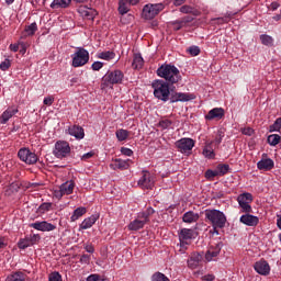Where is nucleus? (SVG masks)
I'll use <instances>...</instances> for the list:
<instances>
[{
  "instance_id": "f257e3e1",
  "label": "nucleus",
  "mask_w": 281,
  "mask_h": 281,
  "mask_svg": "<svg viewBox=\"0 0 281 281\" xmlns=\"http://www.w3.org/2000/svg\"><path fill=\"white\" fill-rule=\"evenodd\" d=\"M156 74L159 78H164L168 85H177L182 80L181 71L172 64H162Z\"/></svg>"
},
{
  "instance_id": "f03ea898",
  "label": "nucleus",
  "mask_w": 281,
  "mask_h": 281,
  "mask_svg": "<svg viewBox=\"0 0 281 281\" xmlns=\"http://www.w3.org/2000/svg\"><path fill=\"white\" fill-rule=\"evenodd\" d=\"M204 215L214 229H223L227 223V216H225V213L216 209L205 210Z\"/></svg>"
},
{
  "instance_id": "7ed1b4c3",
  "label": "nucleus",
  "mask_w": 281,
  "mask_h": 281,
  "mask_svg": "<svg viewBox=\"0 0 281 281\" xmlns=\"http://www.w3.org/2000/svg\"><path fill=\"white\" fill-rule=\"evenodd\" d=\"M151 88L154 89V97L157 100H161V102H168L170 100L172 95L170 93V83L161 79H156L151 82Z\"/></svg>"
},
{
  "instance_id": "20e7f679",
  "label": "nucleus",
  "mask_w": 281,
  "mask_h": 281,
  "mask_svg": "<svg viewBox=\"0 0 281 281\" xmlns=\"http://www.w3.org/2000/svg\"><path fill=\"white\" fill-rule=\"evenodd\" d=\"M124 80V72L122 70H112L108 71L101 79V90L104 91V89H113V85H122V81Z\"/></svg>"
},
{
  "instance_id": "39448f33",
  "label": "nucleus",
  "mask_w": 281,
  "mask_h": 281,
  "mask_svg": "<svg viewBox=\"0 0 281 281\" xmlns=\"http://www.w3.org/2000/svg\"><path fill=\"white\" fill-rule=\"evenodd\" d=\"M166 8V4L164 3H149L145 4L143 8L142 16L143 19H146V21H151V19H155L159 14V12H164Z\"/></svg>"
},
{
  "instance_id": "423d86ee",
  "label": "nucleus",
  "mask_w": 281,
  "mask_h": 281,
  "mask_svg": "<svg viewBox=\"0 0 281 281\" xmlns=\"http://www.w3.org/2000/svg\"><path fill=\"white\" fill-rule=\"evenodd\" d=\"M72 67H85L89 63V50L83 47H77L75 54L71 55Z\"/></svg>"
},
{
  "instance_id": "0eeeda50",
  "label": "nucleus",
  "mask_w": 281,
  "mask_h": 281,
  "mask_svg": "<svg viewBox=\"0 0 281 281\" xmlns=\"http://www.w3.org/2000/svg\"><path fill=\"white\" fill-rule=\"evenodd\" d=\"M53 155L57 159H65V157H69V155H71V147L69 146L67 140H57L55 143Z\"/></svg>"
},
{
  "instance_id": "6e6552de",
  "label": "nucleus",
  "mask_w": 281,
  "mask_h": 281,
  "mask_svg": "<svg viewBox=\"0 0 281 281\" xmlns=\"http://www.w3.org/2000/svg\"><path fill=\"white\" fill-rule=\"evenodd\" d=\"M252 202L254 195H251V193H241L237 196V203L245 214H251L254 212L250 205Z\"/></svg>"
},
{
  "instance_id": "1a4fd4ad",
  "label": "nucleus",
  "mask_w": 281,
  "mask_h": 281,
  "mask_svg": "<svg viewBox=\"0 0 281 281\" xmlns=\"http://www.w3.org/2000/svg\"><path fill=\"white\" fill-rule=\"evenodd\" d=\"M18 157L21 161H24V164H27L29 166H34V164L38 161V156H36L34 153L25 147L21 148L18 151Z\"/></svg>"
},
{
  "instance_id": "9d476101",
  "label": "nucleus",
  "mask_w": 281,
  "mask_h": 281,
  "mask_svg": "<svg viewBox=\"0 0 281 281\" xmlns=\"http://www.w3.org/2000/svg\"><path fill=\"white\" fill-rule=\"evenodd\" d=\"M143 176L138 180V187L142 188V190H153V187L155 186V178L150 175V171L143 170Z\"/></svg>"
},
{
  "instance_id": "9b49d317",
  "label": "nucleus",
  "mask_w": 281,
  "mask_h": 281,
  "mask_svg": "<svg viewBox=\"0 0 281 281\" xmlns=\"http://www.w3.org/2000/svg\"><path fill=\"white\" fill-rule=\"evenodd\" d=\"M38 240H41L40 235H31L23 239H20V241L18 243V247H19V249H27V247H32V246L36 245V243H38Z\"/></svg>"
},
{
  "instance_id": "f8f14e48",
  "label": "nucleus",
  "mask_w": 281,
  "mask_h": 281,
  "mask_svg": "<svg viewBox=\"0 0 281 281\" xmlns=\"http://www.w3.org/2000/svg\"><path fill=\"white\" fill-rule=\"evenodd\" d=\"M254 269L259 276H269V273H271V266H269V262L265 259L255 262Z\"/></svg>"
},
{
  "instance_id": "ddd939ff",
  "label": "nucleus",
  "mask_w": 281,
  "mask_h": 281,
  "mask_svg": "<svg viewBox=\"0 0 281 281\" xmlns=\"http://www.w3.org/2000/svg\"><path fill=\"white\" fill-rule=\"evenodd\" d=\"M177 148H179L180 153H189L194 148V139L192 138H181L176 142Z\"/></svg>"
},
{
  "instance_id": "4468645a",
  "label": "nucleus",
  "mask_w": 281,
  "mask_h": 281,
  "mask_svg": "<svg viewBox=\"0 0 281 281\" xmlns=\"http://www.w3.org/2000/svg\"><path fill=\"white\" fill-rule=\"evenodd\" d=\"M30 227L37 229V232H54L56 229V225L47 221L32 223Z\"/></svg>"
},
{
  "instance_id": "2eb2a0df",
  "label": "nucleus",
  "mask_w": 281,
  "mask_h": 281,
  "mask_svg": "<svg viewBox=\"0 0 281 281\" xmlns=\"http://www.w3.org/2000/svg\"><path fill=\"white\" fill-rule=\"evenodd\" d=\"M190 100H194V94L175 92V93H171V97H170L171 104H175V102H190Z\"/></svg>"
},
{
  "instance_id": "dca6fc26",
  "label": "nucleus",
  "mask_w": 281,
  "mask_h": 281,
  "mask_svg": "<svg viewBox=\"0 0 281 281\" xmlns=\"http://www.w3.org/2000/svg\"><path fill=\"white\" fill-rule=\"evenodd\" d=\"M239 221L240 223H243L244 225H247L248 227H256V225L260 223V218H258V216L251 215L249 213L241 215Z\"/></svg>"
},
{
  "instance_id": "f3484780",
  "label": "nucleus",
  "mask_w": 281,
  "mask_h": 281,
  "mask_svg": "<svg viewBox=\"0 0 281 281\" xmlns=\"http://www.w3.org/2000/svg\"><path fill=\"white\" fill-rule=\"evenodd\" d=\"M258 170H263L265 172H269V170H273L276 168V162L271 158H262L257 162Z\"/></svg>"
},
{
  "instance_id": "a211bd4d",
  "label": "nucleus",
  "mask_w": 281,
  "mask_h": 281,
  "mask_svg": "<svg viewBox=\"0 0 281 281\" xmlns=\"http://www.w3.org/2000/svg\"><path fill=\"white\" fill-rule=\"evenodd\" d=\"M146 223L148 222L145 218H139V215H137V218L127 225V229L130 232H139V229H144V225H146Z\"/></svg>"
},
{
  "instance_id": "6ab92c4d",
  "label": "nucleus",
  "mask_w": 281,
  "mask_h": 281,
  "mask_svg": "<svg viewBox=\"0 0 281 281\" xmlns=\"http://www.w3.org/2000/svg\"><path fill=\"white\" fill-rule=\"evenodd\" d=\"M225 117V110L223 108H215L209 111L205 120H223Z\"/></svg>"
},
{
  "instance_id": "aec40b11",
  "label": "nucleus",
  "mask_w": 281,
  "mask_h": 281,
  "mask_svg": "<svg viewBox=\"0 0 281 281\" xmlns=\"http://www.w3.org/2000/svg\"><path fill=\"white\" fill-rule=\"evenodd\" d=\"M201 262H203V254L193 252L188 260V267L189 269H196Z\"/></svg>"
},
{
  "instance_id": "412c9836",
  "label": "nucleus",
  "mask_w": 281,
  "mask_h": 281,
  "mask_svg": "<svg viewBox=\"0 0 281 281\" xmlns=\"http://www.w3.org/2000/svg\"><path fill=\"white\" fill-rule=\"evenodd\" d=\"M68 133L72 137H76V139H85V128L82 126L72 125L68 128Z\"/></svg>"
},
{
  "instance_id": "4be33fe9",
  "label": "nucleus",
  "mask_w": 281,
  "mask_h": 281,
  "mask_svg": "<svg viewBox=\"0 0 281 281\" xmlns=\"http://www.w3.org/2000/svg\"><path fill=\"white\" fill-rule=\"evenodd\" d=\"M194 238V229L192 228H182L179 233L180 243H188Z\"/></svg>"
},
{
  "instance_id": "5701e85b",
  "label": "nucleus",
  "mask_w": 281,
  "mask_h": 281,
  "mask_svg": "<svg viewBox=\"0 0 281 281\" xmlns=\"http://www.w3.org/2000/svg\"><path fill=\"white\" fill-rule=\"evenodd\" d=\"M98 218H100V215L93 214L88 218H85L82 223L80 224V229H89L95 225Z\"/></svg>"
},
{
  "instance_id": "b1692460",
  "label": "nucleus",
  "mask_w": 281,
  "mask_h": 281,
  "mask_svg": "<svg viewBox=\"0 0 281 281\" xmlns=\"http://www.w3.org/2000/svg\"><path fill=\"white\" fill-rule=\"evenodd\" d=\"M5 281H29L27 274L21 271H15L5 278Z\"/></svg>"
},
{
  "instance_id": "393cba45",
  "label": "nucleus",
  "mask_w": 281,
  "mask_h": 281,
  "mask_svg": "<svg viewBox=\"0 0 281 281\" xmlns=\"http://www.w3.org/2000/svg\"><path fill=\"white\" fill-rule=\"evenodd\" d=\"M221 254V244H217L215 248H210L206 254L205 258L207 262H211L212 259L216 258Z\"/></svg>"
},
{
  "instance_id": "a878e982",
  "label": "nucleus",
  "mask_w": 281,
  "mask_h": 281,
  "mask_svg": "<svg viewBox=\"0 0 281 281\" xmlns=\"http://www.w3.org/2000/svg\"><path fill=\"white\" fill-rule=\"evenodd\" d=\"M199 218H200L199 213H194L192 211H188L182 216L183 223H196Z\"/></svg>"
},
{
  "instance_id": "bb28decb",
  "label": "nucleus",
  "mask_w": 281,
  "mask_h": 281,
  "mask_svg": "<svg viewBox=\"0 0 281 281\" xmlns=\"http://www.w3.org/2000/svg\"><path fill=\"white\" fill-rule=\"evenodd\" d=\"M114 170H128V160L115 159L114 164L111 165Z\"/></svg>"
},
{
  "instance_id": "cd10ccee",
  "label": "nucleus",
  "mask_w": 281,
  "mask_h": 281,
  "mask_svg": "<svg viewBox=\"0 0 281 281\" xmlns=\"http://www.w3.org/2000/svg\"><path fill=\"white\" fill-rule=\"evenodd\" d=\"M71 4V0H54L50 3V8L53 10H58L59 8H69V5Z\"/></svg>"
},
{
  "instance_id": "c85d7f7f",
  "label": "nucleus",
  "mask_w": 281,
  "mask_h": 281,
  "mask_svg": "<svg viewBox=\"0 0 281 281\" xmlns=\"http://www.w3.org/2000/svg\"><path fill=\"white\" fill-rule=\"evenodd\" d=\"M80 14H82V16H85V19H88L89 21H93V19H95V16L98 15V11L93 9L81 8Z\"/></svg>"
},
{
  "instance_id": "c756f323",
  "label": "nucleus",
  "mask_w": 281,
  "mask_h": 281,
  "mask_svg": "<svg viewBox=\"0 0 281 281\" xmlns=\"http://www.w3.org/2000/svg\"><path fill=\"white\" fill-rule=\"evenodd\" d=\"M85 214H87V207L85 206L77 207L70 217L71 223H76V221L85 216Z\"/></svg>"
},
{
  "instance_id": "7c9ffc66",
  "label": "nucleus",
  "mask_w": 281,
  "mask_h": 281,
  "mask_svg": "<svg viewBox=\"0 0 281 281\" xmlns=\"http://www.w3.org/2000/svg\"><path fill=\"white\" fill-rule=\"evenodd\" d=\"M76 187V184L74 182H65L63 183L59 189H61V192L64 194H72L74 193V188Z\"/></svg>"
},
{
  "instance_id": "2f4dec72",
  "label": "nucleus",
  "mask_w": 281,
  "mask_h": 281,
  "mask_svg": "<svg viewBox=\"0 0 281 281\" xmlns=\"http://www.w3.org/2000/svg\"><path fill=\"white\" fill-rule=\"evenodd\" d=\"M18 110H7L2 113L0 123L5 124L12 116L16 115Z\"/></svg>"
},
{
  "instance_id": "473e14b6",
  "label": "nucleus",
  "mask_w": 281,
  "mask_h": 281,
  "mask_svg": "<svg viewBox=\"0 0 281 281\" xmlns=\"http://www.w3.org/2000/svg\"><path fill=\"white\" fill-rule=\"evenodd\" d=\"M132 66L134 69H142L144 67V57H142V54H135Z\"/></svg>"
},
{
  "instance_id": "72a5a7b5",
  "label": "nucleus",
  "mask_w": 281,
  "mask_h": 281,
  "mask_svg": "<svg viewBox=\"0 0 281 281\" xmlns=\"http://www.w3.org/2000/svg\"><path fill=\"white\" fill-rule=\"evenodd\" d=\"M130 10L131 9L128 8V0L119 1V14H122V16H124V14H127Z\"/></svg>"
},
{
  "instance_id": "f704fd0d",
  "label": "nucleus",
  "mask_w": 281,
  "mask_h": 281,
  "mask_svg": "<svg viewBox=\"0 0 281 281\" xmlns=\"http://www.w3.org/2000/svg\"><path fill=\"white\" fill-rule=\"evenodd\" d=\"M115 135L119 142H126V139H128V135H131V132L121 128L116 131Z\"/></svg>"
},
{
  "instance_id": "c9c22d12",
  "label": "nucleus",
  "mask_w": 281,
  "mask_h": 281,
  "mask_svg": "<svg viewBox=\"0 0 281 281\" xmlns=\"http://www.w3.org/2000/svg\"><path fill=\"white\" fill-rule=\"evenodd\" d=\"M98 58L101 60H113L115 58V53L111 50L102 52L98 54Z\"/></svg>"
},
{
  "instance_id": "e433bc0d",
  "label": "nucleus",
  "mask_w": 281,
  "mask_h": 281,
  "mask_svg": "<svg viewBox=\"0 0 281 281\" xmlns=\"http://www.w3.org/2000/svg\"><path fill=\"white\" fill-rule=\"evenodd\" d=\"M260 41L262 45H266L267 47H273V37H271V35L262 34L260 35Z\"/></svg>"
},
{
  "instance_id": "4c0bfd02",
  "label": "nucleus",
  "mask_w": 281,
  "mask_h": 281,
  "mask_svg": "<svg viewBox=\"0 0 281 281\" xmlns=\"http://www.w3.org/2000/svg\"><path fill=\"white\" fill-rule=\"evenodd\" d=\"M36 30H38V26L36 25V22H33L25 27L24 34H26V36H34V34H36Z\"/></svg>"
},
{
  "instance_id": "58836bf2",
  "label": "nucleus",
  "mask_w": 281,
  "mask_h": 281,
  "mask_svg": "<svg viewBox=\"0 0 281 281\" xmlns=\"http://www.w3.org/2000/svg\"><path fill=\"white\" fill-rule=\"evenodd\" d=\"M151 214H155V210L153 207H148L145 212L138 213V218H144L148 223Z\"/></svg>"
},
{
  "instance_id": "ea45409f",
  "label": "nucleus",
  "mask_w": 281,
  "mask_h": 281,
  "mask_svg": "<svg viewBox=\"0 0 281 281\" xmlns=\"http://www.w3.org/2000/svg\"><path fill=\"white\" fill-rule=\"evenodd\" d=\"M280 135L271 134L268 136V144H270V146H278V144H280Z\"/></svg>"
},
{
  "instance_id": "a19ab883",
  "label": "nucleus",
  "mask_w": 281,
  "mask_h": 281,
  "mask_svg": "<svg viewBox=\"0 0 281 281\" xmlns=\"http://www.w3.org/2000/svg\"><path fill=\"white\" fill-rule=\"evenodd\" d=\"M202 155H204L206 157V159H214V157H215L214 149H212V147L210 145H206L204 147Z\"/></svg>"
},
{
  "instance_id": "79ce46f5",
  "label": "nucleus",
  "mask_w": 281,
  "mask_h": 281,
  "mask_svg": "<svg viewBox=\"0 0 281 281\" xmlns=\"http://www.w3.org/2000/svg\"><path fill=\"white\" fill-rule=\"evenodd\" d=\"M218 177H224V175H227L229 172V165H218L216 167Z\"/></svg>"
},
{
  "instance_id": "37998d69",
  "label": "nucleus",
  "mask_w": 281,
  "mask_h": 281,
  "mask_svg": "<svg viewBox=\"0 0 281 281\" xmlns=\"http://www.w3.org/2000/svg\"><path fill=\"white\" fill-rule=\"evenodd\" d=\"M151 281H170V279H168V277L161 272H155L151 276Z\"/></svg>"
},
{
  "instance_id": "c03bdc74",
  "label": "nucleus",
  "mask_w": 281,
  "mask_h": 281,
  "mask_svg": "<svg viewBox=\"0 0 281 281\" xmlns=\"http://www.w3.org/2000/svg\"><path fill=\"white\" fill-rule=\"evenodd\" d=\"M281 130V117H278L272 125L269 126V133H276Z\"/></svg>"
},
{
  "instance_id": "a18cd8bd",
  "label": "nucleus",
  "mask_w": 281,
  "mask_h": 281,
  "mask_svg": "<svg viewBox=\"0 0 281 281\" xmlns=\"http://www.w3.org/2000/svg\"><path fill=\"white\" fill-rule=\"evenodd\" d=\"M48 281H63V276H60V272L58 271L52 272L48 276Z\"/></svg>"
},
{
  "instance_id": "49530a36",
  "label": "nucleus",
  "mask_w": 281,
  "mask_h": 281,
  "mask_svg": "<svg viewBox=\"0 0 281 281\" xmlns=\"http://www.w3.org/2000/svg\"><path fill=\"white\" fill-rule=\"evenodd\" d=\"M158 126H160V128H164V130L170 128L172 126V121H170L168 119L161 120V121H159Z\"/></svg>"
},
{
  "instance_id": "de8ad7c7",
  "label": "nucleus",
  "mask_w": 281,
  "mask_h": 281,
  "mask_svg": "<svg viewBox=\"0 0 281 281\" xmlns=\"http://www.w3.org/2000/svg\"><path fill=\"white\" fill-rule=\"evenodd\" d=\"M214 177H218V171L216 169L215 170L207 169L205 171V179H214Z\"/></svg>"
},
{
  "instance_id": "09e8293b",
  "label": "nucleus",
  "mask_w": 281,
  "mask_h": 281,
  "mask_svg": "<svg viewBox=\"0 0 281 281\" xmlns=\"http://www.w3.org/2000/svg\"><path fill=\"white\" fill-rule=\"evenodd\" d=\"M188 52L191 56H199V54H201V48H199V46H191L188 48Z\"/></svg>"
},
{
  "instance_id": "8fccbe9b",
  "label": "nucleus",
  "mask_w": 281,
  "mask_h": 281,
  "mask_svg": "<svg viewBox=\"0 0 281 281\" xmlns=\"http://www.w3.org/2000/svg\"><path fill=\"white\" fill-rule=\"evenodd\" d=\"M180 12H182V14H192L194 12V8L190 5H182L180 8Z\"/></svg>"
},
{
  "instance_id": "3c124183",
  "label": "nucleus",
  "mask_w": 281,
  "mask_h": 281,
  "mask_svg": "<svg viewBox=\"0 0 281 281\" xmlns=\"http://www.w3.org/2000/svg\"><path fill=\"white\" fill-rule=\"evenodd\" d=\"M52 210V203H43L40 205V212L45 213Z\"/></svg>"
},
{
  "instance_id": "603ef678",
  "label": "nucleus",
  "mask_w": 281,
  "mask_h": 281,
  "mask_svg": "<svg viewBox=\"0 0 281 281\" xmlns=\"http://www.w3.org/2000/svg\"><path fill=\"white\" fill-rule=\"evenodd\" d=\"M102 67H104V63H102V61H94L91 66L93 71H100V69H102Z\"/></svg>"
},
{
  "instance_id": "864d4df0",
  "label": "nucleus",
  "mask_w": 281,
  "mask_h": 281,
  "mask_svg": "<svg viewBox=\"0 0 281 281\" xmlns=\"http://www.w3.org/2000/svg\"><path fill=\"white\" fill-rule=\"evenodd\" d=\"M0 69L2 71H8V69H10V59H5L4 61H2L0 64Z\"/></svg>"
},
{
  "instance_id": "5fc2aeb1",
  "label": "nucleus",
  "mask_w": 281,
  "mask_h": 281,
  "mask_svg": "<svg viewBox=\"0 0 281 281\" xmlns=\"http://www.w3.org/2000/svg\"><path fill=\"white\" fill-rule=\"evenodd\" d=\"M122 155H125V157H132L133 150L131 148L122 147L121 148Z\"/></svg>"
},
{
  "instance_id": "6e6d98bb",
  "label": "nucleus",
  "mask_w": 281,
  "mask_h": 281,
  "mask_svg": "<svg viewBox=\"0 0 281 281\" xmlns=\"http://www.w3.org/2000/svg\"><path fill=\"white\" fill-rule=\"evenodd\" d=\"M80 262L82 265H89V262H91V256L89 255H82L80 258Z\"/></svg>"
},
{
  "instance_id": "4d7b16f0",
  "label": "nucleus",
  "mask_w": 281,
  "mask_h": 281,
  "mask_svg": "<svg viewBox=\"0 0 281 281\" xmlns=\"http://www.w3.org/2000/svg\"><path fill=\"white\" fill-rule=\"evenodd\" d=\"M44 104L46 106H52L54 104V98L52 95H48L44 99Z\"/></svg>"
},
{
  "instance_id": "13d9d810",
  "label": "nucleus",
  "mask_w": 281,
  "mask_h": 281,
  "mask_svg": "<svg viewBox=\"0 0 281 281\" xmlns=\"http://www.w3.org/2000/svg\"><path fill=\"white\" fill-rule=\"evenodd\" d=\"M215 21H217L218 25H223V23H229V16L217 18Z\"/></svg>"
},
{
  "instance_id": "bf43d9fd",
  "label": "nucleus",
  "mask_w": 281,
  "mask_h": 281,
  "mask_svg": "<svg viewBox=\"0 0 281 281\" xmlns=\"http://www.w3.org/2000/svg\"><path fill=\"white\" fill-rule=\"evenodd\" d=\"M278 8H280V3L274 1V2H271L269 10H271L272 12H276Z\"/></svg>"
},
{
  "instance_id": "052dcab7",
  "label": "nucleus",
  "mask_w": 281,
  "mask_h": 281,
  "mask_svg": "<svg viewBox=\"0 0 281 281\" xmlns=\"http://www.w3.org/2000/svg\"><path fill=\"white\" fill-rule=\"evenodd\" d=\"M182 21L188 25V23H192L194 18L192 15H186L182 18Z\"/></svg>"
},
{
  "instance_id": "680f3d73",
  "label": "nucleus",
  "mask_w": 281,
  "mask_h": 281,
  "mask_svg": "<svg viewBox=\"0 0 281 281\" xmlns=\"http://www.w3.org/2000/svg\"><path fill=\"white\" fill-rule=\"evenodd\" d=\"M54 196H56V199H63V196H65V193H63V189L59 188V190L55 191Z\"/></svg>"
},
{
  "instance_id": "e2e57ef3",
  "label": "nucleus",
  "mask_w": 281,
  "mask_h": 281,
  "mask_svg": "<svg viewBox=\"0 0 281 281\" xmlns=\"http://www.w3.org/2000/svg\"><path fill=\"white\" fill-rule=\"evenodd\" d=\"M87 281H100V274H90Z\"/></svg>"
},
{
  "instance_id": "0e129e2a",
  "label": "nucleus",
  "mask_w": 281,
  "mask_h": 281,
  "mask_svg": "<svg viewBox=\"0 0 281 281\" xmlns=\"http://www.w3.org/2000/svg\"><path fill=\"white\" fill-rule=\"evenodd\" d=\"M203 281H214L216 280V277H214V274H206L202 277Z\"/></svg>"
},
{
  "instance_id": "69168bd1",
  "label": "nucleus",
  "mask_w": 281,
  "mask_h": 281,
  "mask_svg": "<svg viewBox=\"0 0 281 281\" xmlns=\"http://www.w3.org/2000/svg\"><path fill=\"white\" fill-rule=\"evenodd\" d=\"M93 155H95L94 151H89L87 154H85L81 159H83V161H87V159H91V157H93Z\"/></svg>"
},
{
  "instance_id": "338daca9",
  "label": "nucleus",
  "mask_w": 281,
  "mask_h": 281,
  "mask_svg": "<svg viewBox=\"0 0 281 281\" xmlns=\"http://www.w3.org/2000/svg\"><path fill=\"white\" fill-rule=\"evenodd\" d=\"M27 52V45L25 43H20V54H25Z\"/></svg>"
},
{
  "instance_id": "774afa93",
  "label": "nucleus",
  "mask_w": 281,
  "mask_h": 281,
  "mask_svg": "<svg viewBox=\"0 0 281 281\" xmlns=\"http://www.w3.org/2000/svg\"><path fill=\"white\" fill-rule=\"evenodd\" d=\"M19 47H21L20 44H11V45H10L11 52H19Z\"/></svg>"
}]
</instances>
